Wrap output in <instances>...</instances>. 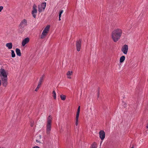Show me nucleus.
<instances>
[{
  "label": "nucleus",
  "instance_id": "f257e3e1",
  "mask_svg": "<svg viewBox=\"0 0 148 148\" xmlns=\"http://www.w3.org/2000/svg\"><path fill=\"white\" fill-rule=\"evenodd\" d=\"M122 34V31L120 29H117L113 31L112 34V37L114 42H117L120 39Z\"/></svg>",
  "mask_w": 148,
  "mask_h": 148
},
{
  "label": "nucleus",
  "instance_id": "f03ea898",
  "mask_svg": "<svg viewBox=\"0 0 148 148\" xmlns=\"http://www.w3.org/2000/svg\"><path fill=\"white\" fill-rule=\"evenodd\" d=\"M52 118L51 115L49 116L47 119L46 125V132L47 134H49L51 131V125Z\"/></svg>",
  "mask_w": 148,
  "mask_h": 148
},
{
  "label": "nucleus",
  "instance_id": "7ed1b4c3",
  "mask_svg": "<svg viewBox=\"0 0 148 148\" xmlns=\"http://www.w3.org/2000/svg\"><path fill=\"white\" fill-rule=\"evenodd\" d=\"M46 5V3H43L39 4L38 5V11L39 12H41L44 11Z\"/></svg>",
  "mask_w": 148,
  "mask_h": 148
},
{
  "label": "nucleus",
  "instance_id": "20e7f679",
  "mask_svg": "<svg viewBox=\"0 0 148 148\" xmlns=\"http://www.w3.org/2000/svg\"><path fill=\"white\" fill-rule=\"evenodd\" d=\"M27 25V21L25 19H23L19 25L20 29H23Z\"/></svg>",
  "mask_w": 148,
  "mask_h": 148
},
{
  "label": "nucleus",
  "instance_id": "39448f33",
  "mask_svg": "<svg viewBox=\"0 0 148 148\" xmlns=\"http://www.w3.org/2000/svg\"><path fill=\"white\" fill-rule=\"evenodd\" d=\"M37 5L35 4H34L32 7V14L33 16L35 18H36V14L37 12Z\"/></svg>",
  "mask_w": 148,
  "mask_h": 148
},
{
  "label": "nucleus",
  "instance_id": "423d86ee",
  "mask_svg": "<svg viewBox=\"0 0 148 148\" xmlns=\"http://www.w3.org/2000/svg\"><path fill=\"white\" fill-rule=\"evenodd\" d=\"M128 49V45H124L121 49V51L125 54H127Z\"/></svg>",
  "mask_w": 148,
  "mask_h": 148
},
{
  "label": "nucleus",
  "instance_id": "0eeeda50",
  "mask_svg": "<svg viewBox=\"0 0 148 148\" xmlns=\"http://www.w3.org/2000/svg\"><path fill=\"white\" fill-rule=\"evenodd\" d=\"M82 45L81 40H79L76 41V47L77 50L79 51H80Z\"/></svg>",
  "mask_w": 148,
  "mask_h": 148
},
{
  "label": "nucleus",
  "instance_id": "6e6552de",
  "mask_svg": "<svg viewBox=\"0 0 148 148\" xmlns=\"http://www.w3.org/2000/svg\"><path fill=\"white\" fill-rule=\"evenodd\" d=\"M99 137L101 140H103L105 138V134L104 132L102 130L99 132Z\"/></svg>",
  "mask_w": 148,
  "mask_h": 148
},
{
  "label": "nucleus",
  "instance_id": "1a4fd4ad",
  "mask_svg": "<svg viewBox=\"0 0 148 148\" xmlns=\"http://www.w3.org/2000/svg\"><path fill=\"white\" fill-rule=\"evenodd\" d=\"M29 40V39L28 38H27L23 40L22 42V45L24 47L25 45L28 43Z\"/></svg>",
  "mask_w": 148,
  "mask_h": 148
},
{
  "label": "nucleus",
  "instance_id": "9d476101",
  "mask_svg": "<svg viewBox=\"0 0 148 148\" xmlns=\"http://www.w3.org/2000/svg\"><path fill=\"white\" fill-rule=\"evenodd\" d=\"M6 46L9 49H11L12 47V42L7 43L6 44Z\"/></svg>",
  "mask_w": 148,
  "mask_h": 148
},
{
  "label": "nucleus",
  "instance_id": "9b49d317",
  "mask_svg": "<svg viewBox=\"0 0 148 148\" xmlns=\"http://www.w3.org/2000/svg\"><path fill=\"white\" fill-rule=\"evenodd\" d=\"M16 55L19 56H21V52L20 50L18 48H16Z\"/></svg>",
  "mask_w": 148,
  "mask_h": 148
},
{
  "label": "nucleus",
  "instance_id": "f8f14e48",
  "mask_svg": "<svg viewBox=\"0 0 148 148\" xmlns=\"http://www.w3.org/2000/svg\"><path fill=\"white\" fill-rule=\"evenodd\" d=\"M49 27L50 26L49 25H48L43 30V31H44L47 33H48V31H49Z\"/></svg>",
  "mask_w": 148,
  "mask_h": 148
},
{
  "label": "nucleus",
  "instance_id": "ddd939ff",
  "mask_svg": "<svg viewBox=\"0 0 148 148\" xmlns=\"http://www.w3.org/2000/svg\"><path fill=\"white\" fill-rule=\"evenodd\" d=\"M47 33L43 31L41 35V38L42 39L44 38L47 35Z\"/></svg>",
  "mask_w": 148,
  "mask_h": 148
},
{
  "label": "nucleus",
  "instance_id": "4468645a",
  "mask_svg": "<svg viewBox=\"0 0 148 148\" xmlns=\"http://www.w3.org/2000/svg\"><path fill=\"white\" fill-rule=\"evenodd\" d=\"M125 57L124 56H122L121 57L120 59V62L121 63L123 62L125 60Z\"/></svg>",
  "mask_w": 148,
  "mask_h": 148
},
{
  "label": "nucleus",
  "instance_id": "2eb2a0df",
  "mask_svg": "<svg viewBox=\"0 0 148 148\" xmlns=\"http://www.w3.org/2000/svg\"><path fill=\"white\" fill-rule=\"evenodd\" d=\"M45 75H43L42 76L40 77V79L39 80V83H40V84H42V82L43 81V79L44 78Z\"/></svg>",
  "mask_w": 148,
  "mask_h": 148
},
{
  "label": "nucleus",
  "instance_id": "dca6fc26",
  "mask_svg": "<svg viewBox=\"0 0 148 148\" xmlns=\"http://www.w3.org/2000/svg\"><path fill=\"white\" fill-rule=\"evenodd\" d=\"M79 116H76L75 119V125H78V119Z\"/></svg>",
  "mask_w": 148,
  "mask_h": 148
},
{
  "label": "nucleus",
  "instance_id": "f3484780",
  "mask_svg": "<svg viewBox=\"0 0 148 148\" xmlns=\"http://www.w3.org/2000/svg\"><path fill=\"white\" fill-rule=\"evenodd\" d=\"M80 106H79L78 107V109H77L76 116H79V112H80Z\"/></svg>",
  "mask_w": 148,
  "mask_h": 148
},
{
  "label": "nucleus",
  "instance_id": "a211bd4d",
  "mask_svg": "<svg viewBox=\"0 0 148 148\" xmlns=\"http://www.w3.org/2000/svg\"><path fill=\"white\" fill-rule=\"evenodd\" d=\"M61 99L62 100H65L66 98V96L63 95H60Z\"/></svg>",
  "mask_w": 148,
  "mask_h": 148
},
{
  "label": "nucleus",
  "instance_id": "6ab92c4d",
  "mask_svg": "<svg viewBox=\"0 0 148 148\" xmlns=\"http://www.w3.org/2000/svg\"><path fill=\"white\" fill-rule=\"evenodd\" d=\"M53 94V97L55 99H56V93L55 90H53L52 92Z\"/></svg>",
  "mask_w": 148,
  "mask_h": 148
},
{
  "label": "nucleus",
  "instance_id": "aec40b11",
  "mask_svg": "<svg viewBox=\"0 0 148 148\" xmlns=\"http://www.w3.org/2000/svg\"><path fill=\"white\" fill-rule=\"evenodd\" d=\"M73 72L71 71H68L66 75L67 76H70L72 74Z\"/></svg>",
  "mask_w": 148,
  "mask_h": 148
},
{
  "label": "nucleus",
  "instance_id": "412c9836",
  "mask_svg": "<svg viewBox=\"0 0 148 148\" xmlns=\"http://www.w3.org/2000/svg\"><path fill=\"white\" fill-rule=\"evenodd\" d=\"M41 84H40V83H38V84L37 86V88H36L35 89V91H38V90L39 89V88L40 87Z\"/></svg>",
  "mask_w": 148,
  "mask_h": 148
},
{
  "label": "nucleus",
  "instance_id": "4be33fe9",
  "mask_svg": "<svg viewBox=\"0 0 148 148\" xmlns=\"http://www.w3.org/2000/svg\"><path fill=\"white\" fill-rule=\"evenodd\" d=\"M11 52L12 57V58L15 57V54L14 51L13 50H11Z\"/></svg>",
  "mask_w": 148,
  "mask_h": 148
},
{
  "label": "nucleus",
  "instance_id": "5701e85b",
  "mask_svg": "<svg viewBox=\"0 0 148 148\" xmlns=\"http://www.w3.org/2000/svg\"><path fill=\"white\" fill-rule=\"evenodd\" d=\"M122 104H123V107L124 108L126 107L127 105L126 103H125V102H123V101Z\"/></svg>",
  "mask_w": 148,
  "mask_h": 148
},
{
  "label": "nucleus",
  "instance_id": "b1692460",
  "mask_svg": "<svg viewBox=\"0 0 148 148\" xmlns=\"http://www.w3.org/2000/svg\"><path fill=\"white\" fill-rule=\"evenodd\" d=\"M96 146L95 144L92 145L90 148H95Z\"/></svg>",
  "mask_w": 148,
  "mask_h": 148
},
{
  "label": "nucleus",
  "instance_id": "393cba45",
  "mask_svg": "<svg viewBox=\"0 0 148 148\" xmlns=\"http://www.w3.org/2000/svg\"><path fill=\"white\" fill-rule=\"evenodd\" d=\"M3 7L2 6H0V12H1V10H3Z\"/></svg>",
  "mask_w": 148,
  "mask_h": 148
},
{
  "label": "nucleus",
  "instance_id": "a878e982",
  "mask_svg": "<svg viewBox=\"0 0 148 148\" xmlns=\"http://www.w3.org/2000/svg\"><path fill=\"white\" fill-rule=\"evenodd\" d=\"M63 10H61L59 12V14L62 15V14L63 13Z\"/></svg>",
  "mask_w": 148,
  "mask_h": 148
},
{
  "label": "nucleus",
  "instance_id": "bb28decb",
  "mask_svg": "<svg viewBox=\"0 0 148 148\" xmlns=\"http://www.w3.org/2000/svg\"><path fill=\"white\" fill-rule=\"evenodd\" d=\"M99 95V90H98V92H97V97H98Z\"/></svg>",
  "mask_w": 148,
  "mask_h": 148
},
{
  "label": "nucleus",
  "instance_id": "cd10ccee",
  "mask_svg": "<svg viewBox=\"0 0 148 148\" xmlns=\"http://www.w3.org/2000/svg\"><path fill=\"white\" fill-rule=\"evenodd\" d=\"M36 142L37 143H41V142H40V141L38 140H36Z\"/></svg>",
  "mask_w": 148,
  "mask_h": 148
},
{
  "label": "nucleus",
  "instance_id": "c85d7f7f",
  "mask_svg": "<svg viewBox=\"0 0 148 148\" xmlns=\"http://www.w3.org/2000/svg\"><path fill=\"white\" fill-rule=\"evenodd\" d=\"M33 148H40L38 146H36L34 147H33Z\"/></svg>",
  "mask_w": 148,
  "mask_h": 148
},
{
  "label": "nucleus",
  "instance_id": "c756f323",
  "mask_svg": "<svg viewBox=\"0 0 148 148\" xmlns=\"http://www.w3.org/2000/svg\"><path fill=\"white\" fill-rule=\"evenodd\" d=\"M67 78L69 79L71 78V77L70 76H67Z\"/></svg>",
  "mask_w": 148,
  "mask_h": 148
},
{
  "label": "nucleus",
  "instance_id": "7c9ffc66",
  "mask_svg": "<svg viewBox=\"0 0 148 148\" xmlns=\"http://www.w3.org/2000/svg\"><path fill=\"white\" fill-rule=\"evenodd\" d=\"M146 127L147 128H148V123L147 124Z\"/></svg>",
  "mask_w": 148,
  "mask_h": 148
},
{
  "label": "nucleus",
  "instance_id": "2f4dec72",
  "mask_svg": "<svg viewBox=\"0 0 148 148\" xmlns=\"http://www.w3.org/2000/svg\"><path fill=\"white\" fill-rule=\"evenodd\" d=\"M33 123H31V127H32V126H33Z\"/></svg>",
  "mask_w": 148,
  "mask_h": 148
},
{
  "label": "nucleus",
  "instance_id": "473e14b6",
  "mask_svg": "<svg viewBox=\"0 0 148 148\" xmlns=\"http://www.w3.org/2000/svg\"><path fill=\"white\" fill-rule=\"evenodd\" d=\"M61 14H59V17H61Z\"/></svg>",
  "mask_w": 148,
  "mask_h": 148
},
{
  "label": "nucleus",
  "instance_id": "72a5a7b5",
  "mask_svg": "<svg viewBox=\"0 0 148 148\" xmlns=\"http://www.w3.org/2000/svg\"><path fill=\"white\" fill-rule=\"evenodd\" d=\"M60 18L61 17H59V21H60L61 20Z\"/></svg>",
  "mask_w": 148,
  "mask_h": 148
},
{
  "label": "nucleus",
  "instance_id": "f704fd0d",
  "mask_svg": "<svg viewBox=\"0 0 148 148\" xmlns=\"http://www.w3.org/2000/svg\"><path fill=\"white\" fill-rule=\"evenodd\" d=\"M39 137H40V138H41V135H39Z\"/></svg>",
  "mask_w": 148,
  "mask_h": 148
},
{
  "label": "nucleus",
  "instance_id": "c9c22d12",
  "mask_svg": "<svg viewBox=\"0 0 148 148\" xmlns=\"http://www.w3.org/2000/svg\"><path fill=\"white\" fill-rule=\"evenodd\" d=\"M131 148H134V147H133H133H132Z\"/></svg>",
  "mask_w": 148,
  "mask_h": 148
}]
</instances>
